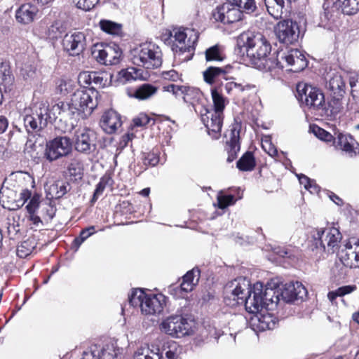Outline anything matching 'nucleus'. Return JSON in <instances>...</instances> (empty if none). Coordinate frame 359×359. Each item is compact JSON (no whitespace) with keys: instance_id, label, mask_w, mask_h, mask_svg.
<instances>
[{"instance_id":"nucleus-22","label":"nucleus","mask_w":359,"mask_h":359,"mask_svg":"<svg viewBox=\"0 0 359 359\" xmlns=\"http://www.w3.org/2000/svg\"><path fill=\"white\" fill-rule=\"evenodd\" d=\"M334 144L350 157L359 153V144L348 134L339 133L334 140Z\"/></svg>"},{"instance_id":"nucleus-12","label":"nucleus","mask_w":359,"mask_h":359,"mask_svg":"<svg viewBox=\"0 0 359 359\" xmlns=\"http://www.w3.org/2000/svg\"><path fill=\"white\" fill-rule=\"evenodd\" d=\"M161 329L173 337H182L190 334L191 325L182 316H171L161 323Z\"/></svg>"},{"instance_id":"nucleus-58","label":"nucleus","mask_w":359,"mask_h":359,"mask_svg":"<svg viewBox=\"0 0 359 359\" xmlns=\"http://www.w3.org/2000/svg\"><path fill=\"white\" fill-rule=\"evenodd\" d=\"M107 180L104 178H102L100 182L97 184L96 189L94 191V194L92 198V202H95L97 200L98 197L102 194L106 185H107Z\"/></svg>"},{"instance_id":"nucleus-6","label":"nucleus","mask_w":359,"mask_h":359,"mask_svg":"<svg viewBox=\"0 0 359 359\" xmlns=\"http://www.w3.org/2000/svg\"><path fill=\"white\" fill-rule=\"evenodd\" d=\"M341 240V234L334 227L316 229L311 231V247L320 252H334Z\"/></svg>"},{"instance_id":"nucleus-39","label":"nucleus","mask_w":359,"mask_h":359,"mask_svg":"<svg viewBox=\"0 0 359 359\" xmlns=\"http://www.w3.org/2000/svg\"><path fill=\"white\" fill-rule=\"evenodd\" d=\"M100 29L109 34L118 35L121 32L122 25L108 20H102L100 22Z\"/></svg>"},{"instance_id":"nucleus-28","label":"nucleus","mask_w":359,"mask_h":359,"mask_svg":"<svg viewBox=\"0 0 359 359\" xmlns=\"http://www.w3.org/2000/svg\"><path fill=\"white\" fill-rule=\"evenodd\" d=\"M14 83V76L11 73L10 66L5 62L0 65V86L6 92L11 91Z\"/></svg>"},{"instance_id":"nucleus-21","label":"nucleus","mask_w":359,"mask_h":359,"mask_svg":"<svg viewBox=\"0 0 359 359\" xmlns=\"http://www.w3.org/2000/svg\"><path fill=\"white\" fill-rule=\"evenodd\" d=\"M338 257L344 266L359 268V245L347 243L339 252Z\"/></svg>"},{"instance_id":"nucleus-24","label":"nucleus","mask_w":359,"mask_h":359,"mask_svg":"<svg viewBox=\"0 0 359 359\" xmlns=\"http://www.w3.org/2000/svg\"><path fill=\"white\" fill-rule=\"evenodd\" d=\"M240 130L241 126L236 123L231 126L229 133V140H227L229 146L227 161L232 162L237 156V153L240 150Z\"/></svg>"},{"instance_id":"nucleus-8","label":"nucleus","mask_w":359,"mask_h":359,"mask_svg":"<svg viewBox=\"0 0 359 359\" xmlns=\"http://www.w3.org/2000/svg\"><path fill=\"white\" fill-rule=\"evenodd\" d=\"M97 92L92 89L78 90L72 96V104L77 114L85 118L90 116L97 105Z\"/></svg>"},{"instance_id":"nucleus-7","label":"nucleus","mask_w":359,"mask_h":359,"mask_svg":"<svg viewBox=\"0 0 359 359\" xmlns=\"http://www.w3.org/2000/svg\"><path fill=\"white\" fill-rule=\"evenodd\" d=\"M297 90V98L302 104L313 110L320 111L325 110V96L319 88L306 83H299Z\"/></svg>"},{"instance_id":"nucleus-62","label":"nucleus","mask_w":359,"mask_h":359,"mask_svg":"<svg viewBox=\"0 0 359 359\" xmlns=\"http://www.w3.org/2000/svg\"><path fill=\"white\" fill-rule=\"evenodd\" d=\"M107 82V78L104 79L103 74H98L93 72V83L100 86H104Z\"/></svg>"},{"instance_id":"nucleus-9","label":"nucleus","mask_w":359,"mask_h":359,"mask_svg":"<svg viewBox=\"0 0 359 359\" xmlns=\"http://www.w3.org/2000/svg\"><path fill=\"white\" fill-rule=\"evenodd\" d=\"M170 36L175 39L172 50L178 54L193 52L198 39V32L182 27L174 28Z\"/></svg>"},{"instance_id":"nucleus-4","label":"nucleus","mask_w":359,"mask_h":359,"mask_svg":"<svg viewBox=\"0 0 359 359\" xmlns=\"http://www.w3.org/2000/svg\"><path fill=\"white\" fill-rule=\"evenodd\" d=\"M132 62L147 69L158 68L163 62L160 47L153 42L142 43L130 50Z\"/></svg>"},{"instance_id":"nucleus-5","label":"nucleus","mask_w":359,"mask_h":359,"mask_svg":"<svg viewBox=\"0 0 359 359\" xmlns=\"http://www.w3.org/2000/svg\"><path fill=\"white\" fill-rule=\"evenodd\" d=\"M166 297L162 294H147L141 289H136L129 296L133 306H140L146 315L159 314L165 305Z\"/></svg>"},{"instance_id":"nucleus-35","label":"nucleus","mask_w":359,"mask_h":359,"mask_svg":"<svg viewBox=\"0 0 359 359\" xmlns=\"http://www.w3.org/2000/svg\"><path fill=\"white\" fill-rule=\"evenodd\" d=\"M255 165V159L250 151H247L237 161V168L241 171H251L254 169Z\"/></svg>"},{"instance_id":"nucleus-13","label":"nucleus","mask_w":359,"mask_h":359,"mask_svg":"<svg viewBox=\"0 0 359 359\" xmlns=\"http://www.w3.org/2000/svg\"><path fill=\"white\" fill-rule=\"evenodd\" d=\"M163 88L164 91L172 93L176 97H181L185 103L191 105L198 112L197 104L203 98V93L198 89L175 84L164 86Z\"/></svg>"},{"instance_id":"nucleus-25","label":"nucleus","mask_w":359,"mask_h":359,"mask_svg":"<svg viewBox=\"0 0 359 359\" xmlns=\"http://www.w3.org/2000/svg\"><path fill=\"white\" fill-rule=\"evenodd\" d=\"M121 126V116L115 111L109 110L102 116L100 126L107 133L111 134L115 133Z\"/></svg>"},{"instance_id":"nucleus-34","label":"nucleus","mask_w":359,"mask_h":359,"mask_svg":"<svg viewBox=\"0 0 359 359\" xmlns=\"http://www.w3.org/2000/svg\"><path fill=\"white\" fill-rule=\"evenodd\" d=\"M331 99L328 102V107H326L322 113L327 115H336L343 109L342 98L344 97H338L336 95H330Z\"/></svg>"},{"instance_id":"nucleus-42","label":"nucleus","mask_w":359,"mask_h":359,"mask_svg":"<svg viewBox=\"0 0 359 359\" xmlns=\"http://www.w3.org/2000/svg\"><path fill=\"white\" fill-rule=\"evenodd\" d=\"M225 57L222 48L219 45H215L205 50L207 61H222Z\"/></svg>"},{"instance_id":"nucleus-44","label":"nucleus","mask_w":359,"mask_h":359,"mask_svg":"<svg viewBox=\"0 0 359 359\" xmlns=\"http://www.w3.org/2000/svg\"><path fill=\"white\" fill-rule=\"evenodd\" d=\"M100 359H116L118 349H116L114 344H107L105 347L100 348Z\"/></svg>"},{"instance_id":"nucleus-16","label":"nucleus","mask_w":359,"mask_h":359,"mask_svg":"<svg viewBox=\"0 0 359 359\" xmlns=\"http://www.w3.org/2000/svg\"><path fill=\"white\" fill-rule=\"evenodd\" d=\"M299 33L297 23L292 20L280 21L276 28V34L279 41L286 45L297 42Z\"/></svg>"},{"instance_id":"nucleus-63","label":"nucleus","mask_w":359,"mask_h":359,"mask_svg":"<svg viewBox=\"0 0 359 359\" xmlns=\"http://www.w3.org/2000/svg\"><path fill=\"white\" fill-rule=\"evenodd\" d=\"M177 346L172 344L169 346L168 350L165 352V357H163L161 359H177Z\"/></svg>"},{"instance_id":"nucleus-61","label":"nucleus","mask_w":359,"mask_h":359,"mask_svg":"<svg viewBox=\"0 0 359 359\" xmlns=\"http://www.w3.org/2000/svg\"><path fill=\"white\" fill-rule=\"evenodd\" d=\"M238 89L240 92H243L245 90H248L250 88V85L243 86L241 83H238L236 82H229L226 85V89L229 91L232 89Z\"/></svg>"},{"instance_id":"nucleus-15","label":"nucleus","mask_w":359,"mask_h":359,"mask_svg":"<svg viewBox=\"0 0 359 359\" xmlns=\"http://www.w3.org/2000/svg\"><path fill=\"white\" fill-rule=\"evenodd\" d=\"M74 147L80 153L89 154L96 149V134L88 128H79L74 134Z\"/></svg>"},{"instance_id":"nucleus-33","label":"nucleus","mask_w":359,"mask_h":359,"mask_svg":"<svg viewBox=\"0 0 359 359\" xmlns=\"http://www.w3.org/2000/svg\"><path fill=\"white\" fill-rule=\"evenodd\" d=\"M268 13L275 19L282 18L285 6L284 0H264Z\"/></svg>"},{"instance_id":"nucleus-51","label":"nucleus","mask_w":359,"mask_h":359,"mask_svg":"<svg viewBox=\"0 0 359 359\" xmlns=\"http://www.w3.org/2000/svg\"><path fill=\"white\" fill-rule=\"evenodd\" d=\"M200 271L198 269H193L189 271L182 278L186 282H188L191 285L196 286L199 280Z\"/></svg>"},{"instance_id":"nucleus-3","label":"nucleus","mask_w":359,"mask_h":359,"mask_svg":"<svg viewBox=\"0 0 359 359\" xmlns=\"http://www.w3.org/2000/svg\"><path fill=\"white\" fill-rule=\"evenodd\" d=\"M60 115H61L60 102L53 104L50 109L48 102L41 100L34 106L31 114H27L24 117V125L29 133L39 132L46 127L48 121L55 119Z\"/></svg>"},{"instance_id":"nucleus-32","label":"nucleus","mask_w":359,"mask_h":359,"mask_svg":"<svg viewBox=\"0 0 359 359\" xmlns=\"http://www.w3.org/2000/svg\"><path fill=\"white\" fill-rule=\"evenodd\" d=\"M158 91V88L149 83H144L135 89L133 94H129L130 97H134L140 100L149 99Z\"/></svg>"},{"instance_id":"nucleus-64","label":"nucleus","mask_w":359,"mask_h":359,"mask_svg":"<svg viewBox=\"0 0 359 359\" xmlns=\"http://www.w3.org/2000/svg\"><path fill=\"white\" fill-rule=\"evenodd\" d=\"M356 290L355 285H345L340 287L337 289L338 294L340 297H343L346 294H350Z\"/></svg>"},{"instance_id":"nucleus-26","label":"nucleus","mask_w":359,"mask_h":359,"mask_svg":"<svg viewBox=\"0 0 359 359\" xmlns=\"http://www.w3.org/2000/svg\"><path fill=\"white\" fill-rule=\"evenodd\" d=\"M38 13V8L36 6L27 3L22 4L17 11L15 18L18 22L22 24H29L32 22Z\"/></svg>"},{"instance_id":"nucleus-45","label":"nucleus","mask_w":359,"mask_h":359,"mask_svg":"<svg viewBox=\"0 0 359 359\" xmlns=\"http://www.w3.org/2000/svg\"><path fill=\"white\" fill-rule=\"evenodd\" d=\"M95 233V228L94 226H90L83 229L79 237L74 240V244L76 246V249L91 235Z\"/></svg>"},{"instance_id":"nucleus-50","label":"nucleus","mask_w":359,"mask_h":359,"mask_svg":"<svg viewBox=\"0 0 359 359\" xmlns=\"http://www.w3.org/2000/svg\"><path fill=\"white\" fill-rule=\"evenodd\" d=\"M67 170L71 176L80 177L82 175V164L78 159H72L67 166Z\"/></svg>"},{"instance_id":"nucleus-2","label":"nucleus","mask_w":359,"mask_h":359,"mask_svg":"<svg viewBox=\"0 0 359 359\" xmlns=\"http://www.w3.org/2000/svg\"><path fill=\"white\" fill-rule=\"evenodd\" d=\"M250 65L261 71H272L283 67L282 62L270 55L271 46L265 36L259 32H247L241 34Z\"/></svg>"},{"instance_id":"nucleus-57","label":"nucleus","mask_w":359,"mask_h":359,"mask_svg":"<svg viewBox=\"0 0 359 359\" xmlns=\"http://www.w3.org/2000/svg\"><path fill=\"white\" fill-rule=\"evenodd\" d=\"M351 93L353 99L359 102V76L350 79Z\"/></svg>"},{"instance_id":"nucleus-18","label":"nucleus","mask_w":359,"mask_h":359,"mask_svg":"<svg viewBox=\"0 0 359 359\" xmlns=\"http://www.w3.org/2000/svg\"><path fill=\"white\" fill-rule=\"evenodd\" d=\"M201 121L206 127L209 135L213 138L217 139L220 133L223 122V114L212 111L205 107L200 111Z\"/></svg>"},{"instance_id":"nucleus-19","label":"nucleus","mask_w":359,"mask_h":359,"mask_svg":"<svg viewBox=\"0 0 359 359\" xmlns=\"http://www.w3.org/2000/svg\"><path fill=\"white\" fill-rule=\"evenodd\" d=\"M281 299L284 302L291 303L303 301L307 296V290L300 282H290L284 285L280 290Z\"/></svg>"},{"instance_id":"nucleus-30","label":"nucleus","mask_w":359,"mask_h":359,"mask_svg":"<svg viewBox=\"0 0 359 359\" xmlns=\"http://www.w3.org/2000/svg\"><path fill=\"white\" fill-rule=\"evenodd\" d=\"M230 66L223 67H210L203 72L204 81L209 84H212L220 76L226 75L229 72Z\"/></svg>"},{"instance_id":"nucleus-59","label":"nucleus","mask_w":359,"mask_h":359,"mask_svg":"<svg viewBox=\"0 0 359 359\" xmlns=\"http://www.w3.org/2000/svg\"><path fill=\"white\" fill-rule=\"evenodd\" d=\"M150 118L147 115L141 114L133 119V123L135 126H144L149 123Z\"/></svg>"},{"instance_id":"nucleus-60","label":"nucleus","mask_w":359,"mask_h":359,"mask_svg":"<svg viewBox=\"0 0 359 359\" xmlns=\"http://www.w3.org/2000/svg\"><path fill=\"white\" fill-rule=\"evenodd\" d=\"M159 161L158 156L155 153H149L144 157V163L151 166L156 165Z\"/></svg>"},{"instance_id":"nucleus-49","label":"nucleus","mask_w":359,"mask_h":359,"mask_svg":"<svg viewBox=\"0 0 359 359\" xmlns=\"http://www.w3.org/2000/svg\"><path fill=\"white\" fill-rule=\"evenodd\" d=\"M312 131L318 139L323 141L330 142L334 140L332 134L318 126H313Z\"/></svg>"},{"instance_id":"nucleus-55","label":"nucleus","mask_w":359,"mask_h":359,"mask_svg":"<svg viewBox=\"0 0 359 359\" xmlns=\"http://www.w3.org/2000/svg\"><path fill=\"white\" fill-rule=\"evenodd\" d=\"M55 212V209L50 203H43L41 207L40 215L44 219H52Z\"/></svg>"},{"instance_id":"nucleus-38","label":"nucleus","mask_w":359,"mask_h":359,"mask_svg":"<svg viewBox=\"0 0 359 359\" xmlns=\"http://www.w3.org/2000/svg\"><path fill=\"white\" fill-rule=\"evenodd\" d=\"M195 286L182 280L180 285H175L170 287V293L177 298H184V295L193 290Z\"/></svg>"},{"instance_id":"nucleus-54","label":"nucleus","mask_w":359,"mask_h":359,"mask_svg":"<svg viewBox=\"0 0 359 359\" xmlns=\"http://www.w3.org/2000/svg\"><path fill=\"white\" fill-rule=\"evenodd\" d=\"M100 348L96 345H93L89 349L83 351L81 359H100Z\"/></svg>"},{"instance_id":"nucleus-11","label":"nucleus","mask_w":359,"mask_h":359,"mask_svg":"<svg viewBox=\"0 0 359 359\" xmlns=\"http://www.w3.org/2000/svg\"><path fill=\"white\" fill-rule=\"evenodd\" d=\"M92 55L100 64L114 65L119 62L121 50L115 43H97L92 48Z\"/></svg>"},{"instance_id":"nucleus-40","label":"nucleus","mask_w":359,"mask_h":359,"mask_svg":"<svg viewBox=\"0 0 359 359\" xmlns=\"http://www.w3.org/2000/svg\"><path fill=\"white\" fill-rule=\"evenodd\" d=\"M139 72L140 70L134 67L122 69L118 74V80L121 83L136 80L140 76Z\"/></svg>"},{"instance_id":"nucleus-37","label":"nucleus","mask_w":359,"mask_h":359,"mask_svg":"<svg viewBox=\"0 0 359 359\" xmlns=\"http://www.w3.org/2000/svg\"><path fill=\"white\" fill-rule=\"evenodd\" d=\"M1 200L3 202V207L8 210H15L20 207V205L15 203V192L13 190H6L0 193Z\"/></svg>"},{"instance_id":"nucleus-43","label":"nucleus","mask_w":359,"mask_h":359,"mask_svg":"<svg viewBox=\"0 0 359 359\" xmlns=\"http://www.w3.org/2000/svg\"><path fill=\"white\" fill-rule=\"evenodd\" d=\"M233 4L237 8H240V11H245L248 13L253 12L256 8V4L255 0H230Z\"/></svg>"},{"instance_id":"nucleus-47","label":"nucleus","mask_w":359,"mask_h":359,"mask_svg":"<svg viewBox=\"0 0 359 359\" xmlns=\"http://www.w3.org/2000/svg\"><path fill=\"white\" fill-rule=\"evenodd\" d=\"M260 326L262 329L265 330H273L276 327L277 320L276 318L270 315H263L259 319Z\"/></svg>"},{"instance_id":"nucleus-36","label":"nucleus","mask_w":359,"mask_h":359,"mask_svg":"<svg viewBox=\"0 0 359 359\" xmlns=\"http://www.w3.org/2000/svg\"><path fill=\"white\" fill-rule=\"evenodd\" d=\"M75 87V81L69 79H60L56 82V91L62 95L72 93Z\"/></svg>"},{"instance_id":"nucleus-1","label":"nucleus","mask_w":359,"mask_h":359,"mask_svg":"<svg viewBox=\"0 0 359 359\" xmlns=\"http://www.w3.org/2000/svg\"><path fill=\"white\" fill-rule=\"evenodd\" d=\"M226 298L233 299L236 304H245L249 313H255L263 308L273 309L280 299V290H276L269 285L264 287L257 282L250 287L249 281L243 278L233 280L225 288Z\"/></svg>"},{"instance_id":"nucleus-56","label":"nucleus","mask_w":359,"mask_h":359,"mask_svg":"<svg viewBox=\"0 0 359 359\" xmlns=\"http://www.w3.org/2000/svg\"><path fill=\"white\" fill-rule=\"evenodd\" d=\"M41 205L39 201V197L38 196H34L26 205L28 215L37 213V210L41 208Z\"/></svg>"},{"instance_id":"nucleus-10","label":"nucleus","mask_w":359,"mask_h":359,"mask_svg":"<svg viewBox=\"0 0 359 359\" xmlns=\"http://www.w3.org/2000/svg\"><path fill=\"white\" fill-rule=\"evenodd\" d=\"M72 151V142L67 136L57 137L46 142L44 157L49 162L68 156Z\"/></svg>"},{"instance_id":"nucleus-53","label":"nucleus","mask_w":359,"mask_h":359,"mask_svg":"<svg viewBox=\"0 0 359 359\" xmlns=\"http://www.w3.org/2000/svg\"><path fill=\"white\" fill-rule=\"evenodd\" d=\"M218 207L220 209H224L229 205L235 203V198L233 195H219L217 196Z\"/></svg>"},{"instance_id":"nucleus-52","label":"nucleus","mask_w":359,"mask_h":359,"mask_svg":"<svg viewBox=\"0 0 359 359\" xmlns=\"http://www.w3.org/2000/svg\"><path fill=\"white\" fill-rule=\"evenodd\" d=\"M76 7L83 11H90L97 5L100 0H73Z\"/></svg>"},{"instance_id":"nucleus-23","label":"nucleus","mask_w":359,"mask_h":359,"mask_svg":"<svg viewBox=\"0 0 359 359\" xmlns=\"http://www.w3.org/2000/svg\"><path fill=\"white\" fill-rule=\"evenodd\" d=\"M326 88L330 95H336L338 97H344L346 92V82L340 74L335 72L327 73Z\"/></svg>"},{"instance_id":"nucleus-46","label":"nucleus","mask_w":359,"mask_h":359,"mask_svg":"<svg viewBox=\"0 0 359 359\" xmlns=\"http://www.w3.org/2000/svg\"><path fill=\"white\" fill-rule=\"evenodd\" d=\"M34 248L30 241H25L18 247L17 255L20 258H25L32 252Z\"/></svg>"},{"instance_id":"nucleus-20","label":"nucleus","mask_w":359,"mask_h":359,"mask_svg":"<svg viewBox=\"0 0 359 359\" xmlns=\"http://www.w3.org/2000/svg\"><path fill=\"white\" fill-rule=\"evenodd\" d=\"M63 47L71 55H78L83 51L86 46L84 33L76 32L65 34L62 41Z\"/></svg>"},{"instance_id":"nucleus-27","label":"nucleus","mask_w":359,"mask_h":359,"mask_svg":"<svg viewBox=\"0 0 359 359\" xmlns=\"http://www.w3.org/2000/svg\"><path fill=\"white\" fill-rule=\"evenodd\" d=\"M71 186L69 182L57 180L53 183L47 186L46 188V193L52 198H60L65 196L69 190Z\"/></svg>"},{"instance_id":"nucleus-29","label":"nucleus","mask_w":359,"mask_h":359,"mask_svg":"<svg viewBox=\"0 0 359 359\" xmlns=\"http://www.w3.org/2000/svg\"><path fill=\"white\" fill-rule=\"evenodd\" d=\"M135 359H161L163 353L160 348L156 346L139 348L135 353Z\"/></svg>"},{"instance_id":"nucleus-31","label":"nucleus","mask_w":359,"mask_h":359,"mask_svg":"<svg viewBox=\"0 0 359 359\" xmlns=\"http://www.w3.org/2000/svg\"><path fill=\"white\" fill-rule=\"evenodd\" d=\"M333 8L341 9L344 14L354 15L359 11V0H337Z\"/></svg>"},{"instance_id":"nucleus-41","label":"nucleus","mask_w":359,"mask_h":359,"mask_svg":"<svg viewBox=\"0 0 359 359\" xmlns=\"http://www.w3.org/2000/svg\"><path fill=\"white\" fill-rule=\"evenodd\" d=\"M211 95L214 106V110L212 111L223 114V111L226 105L225 98L215 88L211 90Z\"/></svg>"},{"instance_id":"nucleus-14","label":"nucleus","mask_w":359,"mask_h":359,"mask_svg":"<svg viewBox=\"0 0 359 359\" xmlns=\"http://www.w3.org/2000/svg\"><path fill=\"white\" fill-rule=\"evenodd\" d=\"M275 60L280 61L283 67H276V69H283L286 65L290 66L291 71L297 72L303 70L307 66V60L305 55L297 48L287 49L277 53Z\"/></svg>"},{"instance_id":"nucleus-17","label":"nucleus","mask_w":359,"mask_h":359,"mask_svg":"<svg viewBox=\"0 0 359 359\" xmlns=\"http://www.w3.org/2000/svg\"><path fill=\"white\" fill-rule=\"evenodd\" d=\"M212 17L223 24H231L241 19L242 11L230 1L217 6L212 12Z\"/></svg>"},{"instance_id":"nucleus-48","label":"nucleus","mask_w":359,"mask_h":359,"mask_svg":"<svg viewBox=\"0 0 359 359\" xmlns=\"http://www.w3.org/2000/svg\"><path fill=\"white\" fill-rule=\"evenodd\" d=\"M61 116L64 118H72L76 114L75 107L72 104V100L69 102L60 101Z\"/></svg>"}]
</instances>
